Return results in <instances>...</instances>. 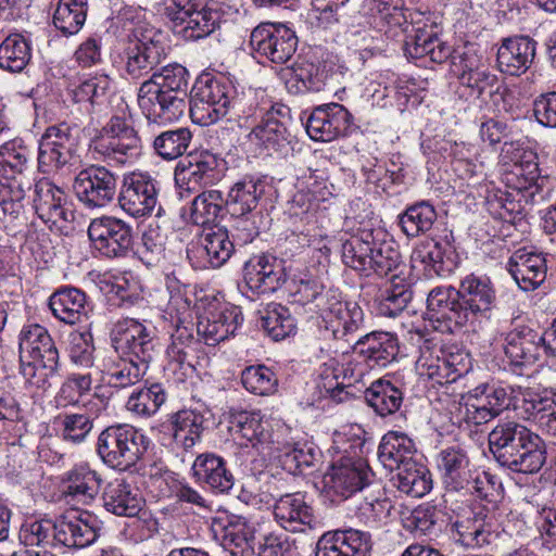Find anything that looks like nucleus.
Masks as SVG:
<instances>
[{
	"mask_svg": "<svg viewBox=\"0 0 556 556\" xmlns=\"http://www.w3.org/2000/svg\"><path fill=\"white\" fill-rule=\"evenodd\" d=\"M242 320L238 306L198 291L197 286L176 282V339L190 340L197 330L206 344L215 345L235 334Z\"/></svg>",
	"mask_w": 556,
	"mask_h": 556,
	"instance_id": "1",
	"label": "nucleus"
},
{
	"mask_svg": "<svg viewBox=\"0 0 556 556\" xmlns=\"http://www.w3.org/2000/svg\"><path fill=\"white\" fill-rule=\"evenodd\" d=\"M404 52L409 59L428 58L431 62L439 64L451 59L453 74L458 78L459 84L477 98L485 92L492 93L498 83L497 76L489 71L482 63L481 56L472 49L453 50L432 31L417 29L414 35L406 38Z\"/></svg>",
	"mask_w": 556,
	"mask_h": 556,
	"instance_id": "2",
	"label": "nucleus"
},
{
	"mask_svg": "<svg viewBox=\"0 0 556 556\" xmlns=\"http://www.w3.org/2000/svg\"><path fill=\"white\" fill-rule=\"evenodd\" d=\"M489 446L495 460L513 472L536 473L546 462L544 440L517 421L498 422L489 433Z\"/></svg>",
	"mask_w": 556,
	"mask_h": 556,
	"instance_id": "3",
	"label": "nucleus"
},
{
	"mask_svg": "<svg viewBox=\"0 0 556 556\" xmlns=\"http://www.w3.org/2000/svg\"><path fill=\"white\" fill-rule=\"evenodd\" d=\"M381 237H386L382 230L359 222L356 233L342 243L343 263L364 276H388L401 265L402 255L394 241Z\"/></svg>",
	"mask_w": 556,
	"mask_h": 556,
	"instance_id": "4",
	"label": "nucleus"
},
{
	"mask_svg": "<svg viewBox=\"0 0 556 556\" xmlns=\"http://www.w3.org/2000/svg\"><path fill=\"white\" fill-rule=\"evenodd\" d=\"M99 521L88 511L71 510L55 521L36 520L24 525L21 539L25 545H61L68 548H84L93 544L99 536Z\"/></svg>",
	"mask_w": 556,
	"mask_h": 556,
	"instance_id": "5",
	"label": "nucleus"
},
{
	"mask_svg": "<svg viewBox=\"0 0 556 556\" xmlns=\"http://www.w3.org/2000/svg\"><path fill=\"white\" fill-rule=\"evenodd\" d=\"M241 104L231 81L223 76L203 75L193 85L188 101L189 116L194 124L207 126L225 117Z\"/></svg>",
	"mask_w": 556,
	"mask_h": 556,
	"instance_id": "6",
	"label": "nucleus"
},
{
	"mask_svg": "<svg viewBox=\"0 0 556 556\" xmlns=\"http://www.w3.org/2000/svg\"><path fill=\"white\" fill-rule=\"evenodd\" d=\"M317 329L325 341L350 343L364 328L363 308L352 301H341L333 294L318 298Z\"/></svg>",
	"mask_w": 556,
	"mask_h": 556,
	"instance_id": "7",
	"label": "nucleus"
},
{
	"mask_svg": "<svg viewBox=\"0 0 556 556\" xmlns=\"http://www.w3.org/2000/svg\"><path fill=\"white\" fill-rule=\"evenodd\" d=\"M149 447V439L132 426L123 424L102 430L97 441V453L111 468L127 470L135 466Z\"/></svg>",
	"mask_w": 556,
	"mask_h": 556,
	"instance_id": "8",
	"label": "nucleus"
},
{
	"mask_svg": "<svg viewBox=\"0 0 556 556\" xmlns=\"http://www.w3.org/2000/svg\"><path fill=\"white\" fill-rule=\"evenodd\" d=\"M90 150L116 164L134 163L141 153L136 130L122 117L113 116L91 141Z\"/></svg>",
	"mask_w": 556,
	"mask_h": 556,
	"instance_id": "9",
	"label": "nucleus"
},
{
	"mask_svg": "<svg viewBox=\"0 0 556 556\" xmlns=\"http://www.w3.org/2000/svg\"><path fill=\"white\" fill-rule=\"evenodd\" d=\"M451 534L456 543L466 548L492 549L497 546L502 531L494 515L484 506H478L451 523Z\"/></svg>",
	"mask_w": 556,
	"mask_h": 556,
	"instance_id": "10",
	"label": "nucleus"
},
{
	"mask_svg": "<svg viewBox=\"0 0 556 556\" xmlns=\"http://www.w3.org/2000/svg\"><path fill=\"white\" fill-rule=\"evenodd\" d=\"M174 67L164 66L146 80L138 91V104L148 119L166 124L174 118Z\"/></svg>",
	"mask_w": 556,
	"mask_h": 556,
	"instance_id": "11",
	"label": "nucleus"
},
{
	"mask_svg": "<svg viewBox=\"0 0 556 556\" xmlns=\"http://www.w3.org/2000/svg\"><path fill=\"white\" fill-rule=\"evenodd\" d=\"M75 128L67 123L49 126L38 146V170L42 174H56L70 164L77 144Z\"/></svg>",
	"mask_w": 556,
	"mask_h": 556,
	"instance_id": "12",
	"label": "nucleus"
},
{
	"mask_svg": "<svg viewBox=\"0 0 556 556\" xmlns=\"http://www.w3.org/2000/svg\"><path fill=\"white\" fill-rule=\"evenodd\" d=\"M371 475L364 460L342 458L324 475V490L331 501H343L368 485Z\"/></svg>",
	"mask_w": 556,
	"mask_h": 556,
	"instance_id": "13",
	"label": "nucleus"
},
{
	"mask_svg": "<svg viewBox=\"0 0 556 556\" xmlns=\"http://www.w3.org/2000/svg\"><path fill=\"white\" fill-rule=\"evenodd\" d=\"M250 45L260 55L274 63L283 64L296 51L298 37L283 24L262 23L252 30Z\"/></svg>",
	"mask_w": 556,
	"mask_h": 556,
	"instance_id": "14",
	"label": "nucleus"
},
{
	"mask_svg": "<svg viewBox=\"0 0 556 556\" xmlns=\"http://www.w3.org/2000/svg\"><path fill=\"white\" fill-rule=\"evenodd\" d=\"M218 26V14L200 0H176V37L184 41L199 40Z\"/></svg>",
	"mask_w": 556,
	"mask_h": 556,
	"instance_id": "15",
	"label": "nucleus"
},
{
	"mask_svg": "<svg viewBox=\"0 0 556 556\" xmlns=\"http://www.w3.org/2000/svg\"><path fill=\"white\" fill-rule=\"evenodd\" d=\"M112 336L116 354L147 365L152 361L153 338L143 324L134 318H124L115 324Z\"/></svg>",
	"mask_w": 556,
	"mask_h": 556,
	"instance_id": "16",
	"label": "nucleus"
},
{
	"mask_svg": "<svg viewBox=\"0 0 556 556\" xmlns=\"http://www.w3.org/2000/svg\"><path fill=\"white\" fill-rule=\"evenodd\" d=\"M353 126L352 114L339 103L315 108L306 119L305 128L311 139L329 142L346 136Z\"/></svg>",
	"mask_w": 556,
	"mask_h": 556,
	"instance_id": "17",
	"label": "nucleus"
},
{
	"mask_svg": "<svg viewBox=\"0 0 556 556\" xmlns=\"http://www.w3.org/2000/svg\"><path fill=\"white\" fill-rule=\"evenodd\" d=\"M190 220L201 228L202 238L212 257V267L224 265L233 252V243L229 240L226 226L216 211H190Z\"/></svg>",
	"mask_w": 556,
	"mask_h": 556,
	"instance_id": "18",
	"label": "nucleus"
},
{
	"mask_svg": "<svg viewBox=\"0 0 556 556\" xmlns=\"http://www.w3.org/2000/svg\"><path fill=\"white\" fill-rule=\"evenodd\" d=\"M88 236L99 252L108 257L124 255L131 245L130 227L114 217H101L91 222Z\"/></svg>",
	"mask_w": 556,
	"mask_h": 556,
	"instance_id": "19",
	"label": "nucleus"
},
{
	"mask_svg": "<svg viewBox=\"0 0 556 556\" xmlns=\"http://www.w3.org/2000/svg\"><path fill=\"white\" fill-rule=\"evenodd\" d=\"M20 359L36 361L43 370L55 374L59 368V351L48 330L38 325L24 326L20 333Z\"/></svg>",
	"mask_w": 556,
	"mask_h": 556,
	"instance_id": "20",
	"label": "nucleus"
},
{
	"mask_svg": "<svg viewBox=\"0 0 556 556\" xmlns=\"http://www.w3.org/2000/svg\"><path fill=\"white\" fill-rule=\"evenodd\" d=\"M371 535L357 529L325 532L317 541L315 556H369Z\"/></svg>",
	"mask_w": 556,
	"mask_h": 556,
	"instance_id": "21",
	"label": "nucleus"
},
{
	"mask_svg": "<svg viewBox=\"0 0 556 556\" xmlns=\"http://www.w3.org/2000/svg\"><path fill=\"white\" fill-rule=\"evenodd\" d=\"M115 187L114 176L104 167L94 165L79 172L73 185L77 198L94 207L108 205L113 199Z\"/></svg>",
	"mask_w": 556,
	"mask_h": 556,
	"instance_id": "22",
	"label": "nucleus"
},
{
	"mask_svg": "<svg viewBox=\"0 0 556 556\" xmlns=\"http://www.w3.org/2000/svg\"><path fill=\"white\" fill-rule=\"evenodd\" d=\"M543 351L542 333L529 326H517L505 334L504 353L509 364L515 367L533 365Z\"/></svg>",
	"mask_w": 556,
	"mask_h": 556,
	"instance_id": "23",
	"label": "nucleus"
},
{
	"mask_svg": "<svg viewBox=\"0 0 556 556\" xmlns=\"http://www.w3.org/2000/svg\"><path fill=\"white\" fill-rule=\"evenodd\" d=\"M507 269L521 290L532 291L546 278V260L542 253L534 252L532 247H523L511 254Z\"/></svg>",
	"mask_w": 556,
	"mask_h": 556,
	"instance_id": "24",
	"label": "nucleus"
},
{
	"mask_svg": "<svg viewBox=\"0 0 556 556\" xmlns=\"http://www.w3.org/2000/svg\"><path fill=\"white\" fill-rule=\"evenodd\" d=\"M274 517L281 528L290 532H302L316 522L314 508L301 492L279 496L274 505Z\"/></svg>",
	"mask_w": 556,
	"mask_h": 556,
	"instance_id": "25",
	"label": "nucleus"
},
{
	"mask_svg": "<svg viewBox=\"0 0 556 556\" xmlns=\"http://www.w3.org/2000/svg\"><path fill=\"white\" fill-rule=\"evenodd\" d=\"M243 271L247 286L256 293H271L286 281L281 262L271 255L249 260Z\"/></svg>",
	"mask_w": 556,
	"mask_h": 556,
	"instance_id": "26",
	"label": "nucleus"
},
{
	"mask_svg": "<svg viewBox=\"0 0 556 556\" xmlns=\"http://www.w3.org/2000/svg\"><path fill=\"white\" fill-rule=\"evenodd\" d=\"M536 41L528 36H515L503 40L497 50V65L501 72L519 76L532 64Z\"/></svg>",
	"mask_w": 556,
	"mask_h": 556,
	"instance_id": "27",
	"label": "nucleus"
},
{
	"mask_svg": "<svg viewBox=\"0 0 556 556\" xmlns=\"http://www.w3.org/2000/svg\"><path fill=\"white\" fill-rule=\"evenodd\" d=\"M353 351L368 367L384 368L396 359L399 342L390 332L376 331L361 337L353 345Z\"/></svg>",
	"mask_w": 556,
	"mask_h": 556,
	"instance_id": "28",
	"label": "nucleus"
},
{
	"mask_svg": "<svg viewBox=\"0 0 556 556\" xmlns=\"http://www.w3.org/2000/svg\"><path fill=\"white\" fill-rule=\"evenodd\" d=\"M459 289L448 287L433 288L427 296V311L431 319L447 321L455 327L468 324V313L464 311Z\"/></svg>",
	"mask_w": 556,
	"mask_h": 556,
	"instance_id": "29",
	"label": "nucleus"
},
{
	"mask_svg": "<svg viewBox=\"0 0 556 556\" xmlns=\"http://www.w3.org/2000/svg\"><path fill=\"white\" fill-rule=\"evenodd\" d=\"M459 292L464 311L468 313V324H473L478 316L490 312L496 299L490 279L473 275L462 280Z\"/></svg>",
	"mask_w": 556,
	"mask_h": 556,
	"instance_id": "30",
	"label": "nucleus"
},
{
	"mask_svg": "<svg viewBox=\"0 0 556 556\" xmlns=\"http://www.w3.org/2000/svg\"><path fill=\"white\" fill-rule=\"evenodd\" d=\"M102 501L108 511L124 517L136 516L143 503L139 489L123 478H116L106 483Z\"/></svg>",
	"mask_w": 556,
	"mask_h": 556,
	"instance_id": "31",
	"label": "nucleus"
},
{
	"mask_svg": "<svg viewBox=\"0 0 556 556\" xmlns=\"http://www.w3.org/2000/svg\"><path fill=\"white\" fill-rule=\"evenodd\" d=\"M149 365L136 362L132 357L113 354L103 359L102 372L109 386L124 389L136 384L146 374Z\"/></svg>",
	"mask_w": 556,
	"mask_h": 556,
	"instance_id": "32",
	"label": "nucleus"
},
{
	"mask_svg": "<svg viewBox=\"0 0 556 556\" xmlns=\"http://www.w3.org/2000/svg\"><path fill=\"white\" fill-rule=\"evenodd\" d=\"M438 466L447 490L460 491L469 486V459L464 451L456 447L441 451Z\"/></svg>",
	"mask_w": 556,
	"mask_h": 556,
	"instance_id": "33",
	"label": "nucleus"
},
{
	"mask_svg": "<svg viewBox=\"0 0 556 556\" xmlns=\"http://www.w3.org/2000/svg\"><path fill=\"white\" fill-rule=\"evenodd\" d=\"M65 482L66 497L87 505L98 495L102 479L96 470L91 469L88 465L81 464L66 472Z\"/></svg>",
	"mask_w": 556,
	"mask_h": 556,
	"instance_id": "34",
	"label": "nucleus"
},
{
	"mask_svg": "<svg viewBox=\"0 0 556 556\" xmlns=\"http://www.w3.org/2000/svg\"><path fill=\"white\" fill-rule=\"evenodd\" d=\"M413 299L410 285L405 278L392 275L382 288H380L375 301L378 313L386 317H396L408 305Z\"/></svg>",
	"mask_w": 556,
	"mask_h": 556,
	"instance_id": "35",
	"label": "nucleus"
},
{
	"mask_svg": "<svg viewBox=\"0 0 556 556\" xmlns=\"http://www.w3.org/2000/svg\"><path fill=\"white\" fill-rule=\"evenodd\" d=\"M367 404L380 417L395 414L403 403V391L388 376L374 381L365 391Z\"/></svg>",
	"mask_w": 556,
	"mask_h": 556,
	"instance_id": "36",
	"label": "nucleus"
},
{
	"mask_svg": "<svg viewBox=\"0 0 556 556\" xmlns=\"http://www.w3.org/2000/svg\"><path fill=\"white\" fill-rule=\"evenodd\" d=\"M191 471L194 478L206 482L216 492H227L233 485V477L227 470L225 462L214 454L199 455L191 466Z\"/></svg>",
	"mask_w": 556,
	"mask_h": 556,
	"instance_id": "37",
	"label": "nucleus"
},
{
	"mask_svg": "<svg viewBox=\"0 0 556 556\" xmlns=\"http://www.w3.org/2000/svg\"><path fill=\"white\" fill-rule=\"evenodd\" d=\"M49 307L55 318L74 325L86 316V295L79 289L73 287L62 288L55 291L49 299Z\"/></svg>",
	"mask_w": 556,
	"mask_h": 556,
	"instance_id": "38",
	"label": "nucleus"
},
{
	"mask_svg": "<svg viewBox=\"0 0 556 556\" xmlns=\"http://www.w3.org/2000/svg\"><path fill=\"white\" fill-rule=\"evenodd\" d=\"M94 418L90 413H61L53 418L52 425L60 440L79 445L86 442L91 433Z\"/></svg>",
	"mask_w": 556,
	"mask_h": 556,
	"instance_id": "39",
	"label": "nucleus"
},
{
	"mask_svg": "<svg viewBox=\"0 0 556 556\" xmlns=\"http://www.w3.org/2000/svg\"><path fill=\"white\" fill-rule=\"evenodd\" d=\"M415 444L405 433L390 431L382 437L378 448V457L381 464L394 470L413 462Z\"/></svg>",
	"mask_w": 556,
	"mask_h": 556,
	"instance_id": "40",
	"label": "nucleus"
},
{
	"mask_svg": "<svg viewBox=\"0 0 556 556\" xmlns=\"http://www.w3.org/2000/svg\"><path fill=\"white\" fill-rule=\"evenodd\" d=\"M254 527L244 518L233 517L222 529L220 545L230 556H253Z\"/></svg>",
	"mask_w": 556,
	"mask_h": 556,
	"instance_id": "41",
	"label": "nucleus"
},
{
	"mask_svg": "<svg viewBox=\"0 0 556 556\" xmlns=\"http://www.w3.org/2000/svg\"><path fill=\"white\" fill-rule=\"evenodd\" d=\"M31 59L30 41L18 33H11L0 42V68L21 73Z\"/></svg>",
	"mask_w": 556,
	"mask_h": 556,
	"instance_id": "42",
	"label": "nucleus"
},
{
	"mask_svg": "<svg viewBox=\"0 0 556 556\" xmlns=\"http://www.w3.org/2000/svg\"><path fill=\"white\" fill-rule=\"evenodd\" d=\"M31 150L23 139L15 138L0 146V175L5 179H14L29 168Z\"/></svg>",
	"mask_w": 556,
	"mask_h": 556,
	"instance_id": "43",
	"label": "nucleus"
},
{
	"mask_svg": "<svg viewBox=\"0 0 556 556\" xmlns=\"http://www.w3.org/2000/svg\"><path fill=\"white\" fill-rule=\"evenodd\" d=\"M396 470L393 481L401 492L413 497H421L431 490L432 480L425 466L413 460L402 465Z\"/></svg>",
	"mask_w": 556,
	"mask_h": 556,
	"instance_id": "44",
	"label": "nucleus"
},
{
	"mask_svg": "<svg viewBox=\"0 0 556 556\" xmlns=\"http://www.w3.org/2000/svg\"><path fill=\"white\" fill-rule=\"evenodd\" d=\"M121 208L142 205L143 208H154L156 205V188L154 181L142 174L134 175L125 184L118 197Z\"/></svg>",
	"mask_w": 556,
	"mask_h": 556,
	"instance_id": "45",
	"label": "nucleus"
},
{
	"mask_svg": "<svg viewBox=\"0 0 556 556\" xmlns=\"http://www.w3.org/2000/svg\"><path fill=\"white\" fill-rule=\"evenodd\" d=\"M87 12V0H59L53 14V24L65 36L75 35L84 26Z\"/></svg>",
	"mask_w": 556,
	"mask_h": 556,
	"instance_id": "46",
	"label": "nucleus"
},
{
	"mask_svg": "<svg viewBox=\"0 0 556 556\" xmlns=\"http://www.w3.org/2000/svg\"><path fill=\"white\" fill-rule=\"evenodd\" d=\"M157 56L159 49L153 39L131 43L126 50V73L132 79H139L152 70Z\"/></svg>",
	"mask_w": 556,
	"mask_h": 556,
	"instance_id": "47",
	"label": "nucleus"
},
{
	"mask_svg": "<svg viewBox=\"0 0 556 556\" xmlns=\"http://www.w3.org/2000/svg\"><path fill=\"white\" fill-rule=\"evenodd\" d=\"M251 141L267 150H281L290 142L287 126L273 113H268L261 124L256 125L249 135Z\"/></svg>",
	"mask_w": 556,
	"mask_h": 556,
	"instance_id": "48",
	"label": "nucleus"
},
{
	"mask_svg": "<svg viewBox=\"0 0 556 556\" xmlns=\"http://www.w3.org/2000/svg\"><path fill=\"white\" fill-rule=\"evenodd\" d=\"M528 419L535 421L542 429L555 435L556 427V389L545 390L543 395L525 400Z\"/></svg>",
	"mask_w": 556,
	"mask_h": 556,
	"instance_id": "49",
	"label": "nucleus"
},
{
	"mask_svg": "<svg viewBox=\"0 0 556 556\" xmlns=\"http://www.w3.org/2000/svg\"><path fill=\"white\" fill-rule=\"evenodd\" d=\"M111 301L119 306H130L141 300L142 288L139 280L130 273H119L104 278Z\"/></svg>",
	"mask_w": 556,
	"mask_h": 556,
	"instance_id": "50",
	"label": "nucleus"
},
{
	"mask_svg": "<svg viewBox=\"0 0 556 556\" xmlns=\"http://www.w3.org/2000/svg\"><path fill=\"white\" fill-rule=\"evenodd\" d=\"M261 326L275 341L283 340L296 329L290 311L277 303L267 305L261 317Z\"/></svg>",
	"mask_w": 556,
	"mask_h": 556,
	"instance_id": "51",
	"label": "nucleus"
},
{
	"mask_svg": "<svg viewBox=\"0 0 556 556\" xmlns=\"http://www.w3.org/2000/svg\"><path fill=\"white\" fill-rule=\"evenodd\" d=\"M514 211H484L478 219L475 220L472 229L480 240L495 237H508L514 227Z\"/></svg>",
	"mask_w": 556,
	"mask_h": 556,
	"instance_id": "52",
	"label": "nucleus"
},
{
	"mask_svg": "<svg viewBox=\"0 0 556 556\" xmlns=\"http://www.w3.org/2000/svg\"><path fill=\"white\" fill-rule=\"evenodd\" d=\"M93 337L89 331H74L68 336L66 349L72 366L78 370H89L94 366Z\"/></svg>",
	"mask_w": 556,
	"mask_h": 556,
	"instance_id": "53",
	"label": "nucleus"
},
{
	"mask_svg": "<svg viewBox=\"0 0 556 556\" xmlns=\"http://www.w3.org/2000/svg\"><path fill=\"white\" fill-rule=\"evenodd\" d=\"M529 159L523 160V164L511 165L507 170L498 169L501 180L506 187L518 192L528 189L539 177L538 155L528 154Z\"/></svg>",
	"mask_w": 556,
	"mask_h": 556,
	"instance_id": "54",
	"label": "nucleus"
},
{
	"mask_svg": "<svg viewBox=\"0 0 556 556\" xmlns=\"http://www.w3.org/2000/svg\"><path fill=\"white\" fill-rule=\"evenodd\" d=\"M265 186L261 179L247 176L229 190L226 205H240L241 208H255L261 203Z\"/></svg>",
	"mask_w": 556,
	"mask_h": 556,
	"instance_id": "55",
	"label": "nucleus"
},
{
	"mask_svg": "<svg viewBox=\"0 0 556 556\" xmlns=\"http://www.w3.org/2000/svg\"><path fill=\"white\" fill-rule=\"evenodd\" d=\"M92 382L93 378L89 370L72 371L67 375L58 392V405H76L81 396L91 391Z\"/></svg>",
	"mask_w": 556,
	"mask_h": 556,
	"instance_id": "56",
	"label": "nucleus"
},
{
	"mask_svg": "<svg viewBox=\"0 0 556 556\" xmlns=\"http://www.w3.org/2000/svg\"><path fill=\"white\" fill-rule=\"evenodd\" d=\"M277 457L286 470L291 473H300L304 469L314 466L316 452L305 444H285L279 448Z\"/></svg>",
	"mask_w": 556,
	"mask_h": 556,
	"instance_id": "57",
	"label": "nucleus"
},
{
	"mask_svg": "<svg viewBox=\"0 0 556 556\" xmlns=\"http://www.w3.org/2000/svg\"><path fill=\"white\" fill-rule=\"evenodd\" d=\"M230 430L252 443L253 446L262 442L265 434L263 418L260 412L242 410L233 414L230 420Z\"/></svg>",
	"mask_w": 556,
	"mask_h": 556,
	"instance_id": "58",
	"label": "nucleus"
},
{
	"mask_svg": "<svg viewBox=\"0 0 556 556\" xmlns=\"http://www.w3.org/2000/svg\"><path fill=\"white\" fill-rule=\"evenodd\" d=\"M167 394L160 383H154L147 389L134 392L126 406L138 415H152L165 403Z\"/></svg>",
	"mask_w": 556,
	"mask_h": 556,
	"instance_id": "59",
	"label": "nucleus"
},
{
	"mask_svg": "<svg viewBox=\"0 0 556 556\" xmlns=\"http://www.w3.org/2000/svg\"><path fill=\"white\" fill-rule=\"evenodd\" d=\"M243 387L256 395H269L276 391L278 379L274 371L264 366H250L242 371Z\"/></svg>",
	"mask_w": 556,
	"mask_h": 556,
	"instance_id": "60",
	"label": "nucleus"
},
{
	"mask_svg": "<svg viewBox=\"0 0 556 556\" xmlns=\"http://www.w3.org/2000/svg\"><path fill=\"white\" fill-rule=\"evenodd\" d=\"M111 86L112 80L108 75L100 74L89 77L74 90V99L76 102L102 104L106 100Z\"/></svg>",
	"mask_w": 556,
	"mask_h": 556,
	"instance_id": "61",
	"label": "nucleus"
},
{
	"mask_svg": "<svg viewBox=\"0 0 556 556\" xmlns=\"http://www.w3.org/2000/svg\"><path fill=\"white\" fill-rule=\"evenodd\" d=\"M417 368L421 376L428 377L440 386L457 380L456 377H453L454 374L440 354L433 357L422 353L417 361Z\"/></svg>",
	"mask_w": 556,
	"mask_h": 556,
	"instance_id": "62",
	"label": "nucleus"
},
{
	"mask_svg": "<svg viewBox=\"0 0 556 556\" xmlns=\"http://www.w3.org/2000/svg\"><path fill=\"white\" fill-rule=\"evenodd\" d=\"M67 204L65 191L48 179L35 186L34 208H63Z\"/></svg>",
	"mask_w": 556,
	"mask_h": 556,
	"instance_id": "63",
	"label": "nucleus"
},
{
	"mask_svg": "<svg viewBox=\"0 0 556 556\" xmlns=\"http://www.w3.org/2000/svg\"><path fill=\"white\" fill-rule=\"evenodd\" d=\"M437 218V211H404L399 224L406 236L416 237L430 230Z\"/></svg>",
	"mask_w": 556,
	"mask_h": 556,
	"instance_id": "64",
	"label": "nucleus"
}]
</instances>
